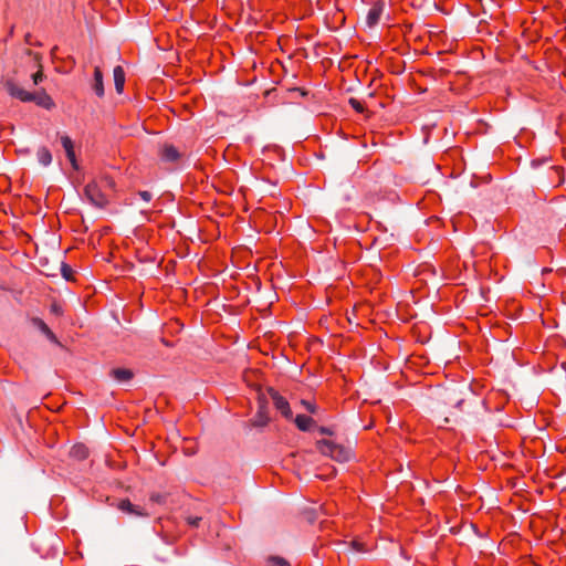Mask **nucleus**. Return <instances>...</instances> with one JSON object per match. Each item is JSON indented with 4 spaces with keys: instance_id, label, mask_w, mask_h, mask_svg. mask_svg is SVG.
Returning <instances> with one entry per match:
<instances>
[{
    "instance_id": "1",
    "label": "nucleus",
    "mask_w": 566,
    "mask_h": 566,
    "mask_svg": "<svg viewBox=\"0 0 566 566\" xmlns=\"http://www.w3.org/2000/svg\"><path fill=\"white\" fill-rule=\"evenodd\" d=\"M7 92L14 98L21 102H34L38 106L45 109H52L55 106L53 98L44 91H38L30 93L21 87L13 80H7L4 82Z\"/></svg>"
},
{
    "instance_id": "2",
    "label": "nucleus",
    "mask_w": 566,
    "mask_h": 566,
    "mask_svg": "<svg viewBox=\"0 0 566 566\" xmlns=\"http://www.w3.org/2000/svg\"><path fill=\"white\" fill-rule=\"evenodd\" d=\"M270 398L264 391H259L258 395V411L251 419V426L254 428H264L270 422Z\"/></svg>"
},
{
    "instance_id": "3",
    "label": "nucleus",
    "mask_w": 566,
    "mask_h": 566,
    "mask_svg": "<svg viewBox=\"0 0 566 566\" xmlns=\"http://www.w3.org/2000/svg\"><path fill=\"white\" fill-rule=\"evenodd\" d=\"M84 193L90 202L97 208H104L108 203L109 193L104 191L95 180L85 186Z\"/></svg>"
},
{
    "instance_id": "4",
    "label": "nucleus",
    "mask_w": 566,
    "mask_h": 566,
    "mask_svg": "<svg viewBox=\"0 0 566 566\" xmlns=\"http://www.w3.org/2000/svg\"><path fill=\"white\" fill-rule=\"evenodd\" d=\"M318 450L325 454L331 457L332 459L344 462L349 459V450L345 449L342 446H338L329 440H322L318 442Z\"/></svg>"
},
{
    "instance_id": "5",
    "label": "nucleus",
    "mask_w": 566,
    "mask_h": 566,
    "mask_svg": "<svg viewBox=\"0 0 566 566\" xmlns=\"http://www.w3.org/2000/svg\"><path fill=\"white\" fill-rule=\"evenodd\" d=\"M262 373L256 369L245 370L243 374V380L249 389H264L262 384ZM265 389H273L272 387H265Z\"/></svg>"
},
{
    "instance_id": "6",
    "label": "nucleus",
    "mask_w": 566,
    "mask_h": 566,
    "mask_svg": "<svg viewBox=\"0 0 566 566\" xmlns=\"http://www.w3.org/2000/svg\"><path fill=\"white\" fill-rule=\"evenodd\" d=\"M385 3L382 1H376L368 10L366 17V23L369 28L375 27L380 21V17L384 12Z\"/></svg>"
},
{
    "instance_id": "7",
    "label": "nucleus",
    "mask_w": 566,
    "mask_h": 566,
    "mask_svg": "<svg viewBox=\"0 0 566 566\" xmlns=\"http://www.w3.org/2000/svg\"><path fill=\"white\" fill-rule=\"evenodd\" d=\"M158 155L160 159L166 163H176L181 158L179 150L171 144H164Z\"/></svg>"
},
{
    "instance_id": "8",
    "label": "nucleus",
    "mask_w": 566,
    "mask_h": 566,
    "mask_svg": "<svg viewBox=\"0 0 566 566\" xmlns=\"http://www.w3.org/2000/svg\"><path fill=\"white\" fill-rule=\"evenodd\" d=\"M118 510L128 515H134L137 517L148 516V513L143 507L133 504L129 500H122L118 503Z\"/></svg>"
},
{
    "instance_id": "9",
    "label": "nucleus",
    "mask_w": 566,
    "mask_h": 566,
    "mask_svg": "<svg viewBox=\"0 0 566 566\" xmlns=\"http://www.w3.org/2000/svg\"><path fill=\"white\" fill-rule=\"evenodd\" d=\"M272 395L269 396L270 400L273 401L275 408L284 416L290 417L292 415L290 405L285 398L279 395V391H271Z\"/></svg>"
},
{
    "instance_id": "10",
    "label": "nucleus",
    "mask_w": 566,
    "mask_h": 566,
    "mask_svg": "<svg viewBox=\"0 0 566 566\" xmlns=\"http://www.w3.org/2000/svg\"><path fill=\"white\" fill-rule=\"evenodd\" d=\"M92 90L98 97L104 96L103 73L98 66H95V69H94Z\"/></svg>"
},
{
    "instance_id": "11",
    "label": "nucleus",
    "mask_w": 566,
    "mask_h": 566,
    "mask_svg": "<svg viewBox=\"0 0 566 566\" xmlns=\"http://www.w3.org/2000/svg\"><path fill=\"white\" fill-rule=\"evenodd\" d=\"M109 375L120 382L129 381L134 377V373L127 368H113Z\"/></svg>"
},
{
    "instance_id": "12",
    "label": "nucleus",
    "mask_w": 566,
    "mask_h": 566,
    "mask_svg": "<svg viewBox=\"0 0 566 566\" xmlns=\"http://www.w3.org/2000/svg\"><path fill=\"white\" fill-rule=\"evenodd\" d=\"M115 90L118 94L123 93L125 84V72L120 65L115 66L113 71Z\"/></svg>"
},
{
    "instance_id": "13",
    "label": "nucleus",
    "mask_w": 566,
    "mask_h": 566,
    "mask_svg": "<svg viewBox=\"0 0 566 566\" xmlns=\"http://www.w3.org/2000/svg\"><path fill=\"white\" fill-rule=\"evenodd\" d=\"M27 53L29 55H32L34 56V60L38 62L39 64V70L32 74V81L34 83V85H38L39 83H41L44 78V73H43V70H42V65H41V55L39 53H34L33 51L31 50H28Z\"/></svg>"
},
{
    "instance_id": "14",
    "label": "nucleus",
    "mask_w": 566,
    "mask_h": 566,
    "mask_svg": "<svg viewBox=\"0 0 566 566\" xmlns=\"http://www.w3.org/2000/svg\"><path fill=\"white\" fill-rule=\"evenodd\" d=\"M295 423L300 430L308 431L313 424V419L305 415H298L295 418Z\"/></svg>"
},
{
    "instance_id": "15",
    "label": "nucleus",
    "mask_w": 566,
    "mask_h": 566,
    "mask_svg": "<svg viewBox=\"0 0 566 566\" xmlns=\"http://www.w3.org/2000/svg\"><path fill=\"white\" fill-rule=\"evenodd\" d=\"M101 188L106 192H112L115 190V181L112 177L105 175L102 176L98 180H96Z\"/></svg>"
},
{
    "instance_id": "16",
    "label": "nucleus",
    "mask_w": 566,
    "mask_h": 566,
    "mask_svg": "<svg viewBox=\"0 0 566 566\" xmlns=\"http://www.w3.org/2000/svg\"><path fill=\"white\" fill-rule=\"evenodd\" d=\"M36 157H38V160L43 166H49L51 164V161H52V154L49 150V148H46V147L39 148L38 153H36Z\"/></svg>"
},
{
    "instance_id": "17",
    "label": "nucleus",
    "mask_w": 566,
    "mask_h": 566,
    "mask_svg": "<svg viewBox=\"0 0 566 566\" xmlns=\"http://www.w3.org/2000/svg\"><path fill=\"white\" fill-rule=\"evenodd\" d=\"M551 174L556 177V186H560L565 181V170L562 166H552Z\"/></svg>"
},
{
    "instance_id": "18",
    "label": "nucleus",
    "mask_w": 566,
    "mask_h": 566,
    "mask_svg": "<svg viewBox=\"0 0 566 566\" xmlns=\"http://www.w3.org/2000/svg\"><path fill=\"white\" fill-rule=\"evenodd\" d=\"M71 454L76 459H85L88 454L87 449L83 444L74 446L71 450Z\"/></svg>"
},
{
    "instance_id": "19",
    "label": "nucleus",
    "mask_w": 566,
    "mask_h": 566,
    "mask_svg": "<svg viewBox=\"0 0 566 566\" xmlns=\"http://www.w3.org/2000/svg\"><path fill=\"white\" fill-rule=\"evenodd\" d=\"M61 274L62 276L66 280V281H73L74 280V271L73 269L66 264V263H62L61 264Z\"/></svg>"
},
{
    "instance_id": "20",
    "label": "nucleus",
    "mask_w": 566,
    "mask_h": 566,
    "mask_svg": "<svg viewBox=\"0 0 566 566\" xmlns=\"http://www.w3.org/2000/svg\"><path fill=\"white\" fill-rule=\"evenodd\" d=\"M38 323L40 329L53 342H56V337L53 334V332L50 329V327L42 321V319H35Z\"/></svg>"
},
{
    "instance_id": "21",
    "label": "nucleus",
    "mask_w": 566,
    "mask_h": 566,
    "mask_svg": "<svg viewBox=\"0 0 566 566\" xmlns=\"http://www.w3.org/2000/svg\"><path fill=\"white\" fill-rule=\"evenodd\" d=\"M61 144H62L66 155L69 154V151L74 150L73 142L69 136H62Z\"/></svg>"
},
{
    "instance_id": "22",
    "label": "nucleus",
    "mask_w": 566,
    "mask_h": 566,
    "mask_svg": "<svg viewBox=\"0 0 566 566\" xmlns=\"http://www.w3.org/2000/svg\"><path fill=\"white\" fill-rule=\"evenodd\" d=\"M269 563L271 566H291L290 563L283 557L273 556L269 558Z\"/></svg>"
},
{
    "instance_id": "23",
    "label": "nucleus",
    "mask_w": 566,
    "mask_h": 566,
    "mask_svg": "<svg viewBox=\"0 0 566 566\" xmlns=\"http://www.w3.org/2000/svg\"><path fill=\"white\" fill-rule=\"evenodd\" d=\"M349 104L358 113H363L365 111L363 103L360 101H358L357 98H354V97L349 98Z\"/></svg>"
},
{
    "instance_id": "24",
    "label": "nucleus",
    "mask_w": 566,
    "mask_h": 566,
    "mask_svg": "<svg viewBox=\"0 0 566 566\" xmlns=\"http://www.w3.org/2000/svg\"><path fill=\"white\" fill-rule=\"evenodd\" d=\"M66 157H67V159L70 160V163H71L72 167H73L74 169H77L78 167H77V161H76V157H75V153H74V150L69 151V154L66 155Z\"/></svg>"
},
{
    "instance_id": "25",
    "label": "nucleus",
    "mask_w": 566,
    "mask_h": 566,
    "mask_svg": "<svg viewBox=\"0 0 566 566\" xmlns=\"http://www.w3.org/2000/svg\"><path fill=\"white\" fill-rule=\"evenodd\" d=\"M144 201L146 202H149L153 198V195L151 192L147 191V190H142V191H138L137 193Z\"/></svg>"
},
{
    "instance_id": "26",
    "label": "nucleus",
    "mask_w": 566,
    "mask_h": 566,
    "mask_svg": "<svg viewBox=\"0 0 566 566\" xmlns=\"http://www.w3.org/2000/svg\"><path fill=\"white\" fill-rule=\"evenodd\" d=\"M165 499H166V496L160 494V493H154L150 496V500L153 502H156V503H159V504L165 503Z\"/></svg>"
},
{
    "instance_id": "27",
    "label": "nucleus",
    "mask_w": 566,
    "mask_h": 566,
    "mask_svg": "<svg viewBox=\"0 0 566 566\" xmlns=\"http://www.w3.org/2000/svg\"><path fill=\"white\" fill-rule=\"evenodd\" d=\"M201 521V517L200 516H189L187 517V523L191 526H199V523Z\"/></svg>"
},
{
    "instance_id": "28",
    "label": "nucleus",
    "mask_w": 566,
    "mask_h": 566,
    "mask_svg": "<svg viewBox=\"0 0 566 566\" xmlns=\"http://www.w3.org/2000/svg\"><path fill=\"white\" fill-rule=\"evenodd\" d=\"M302 402H303V405L306 407L307 411H310V412H315V406H314V403H312V402H310V401H305V400H303Z\"/></svg>"
},
{
    "instance_id": "29",
    "label": "nucleus",
    "mask_w": 566,
    "mask_h": 566,
    "mask_svg": "<svg viewBox=\"0 0 566 566\" xmlns=\"http://www.w3.org/2000/svg\"><path fill=\"white\" fill-rule=\"evenodd\" d=\"M319 431L324 434H332V431L329 428H326V427H321L319 428Z\"/></svg>"
},
{
    "instance_id": "30",
    "label": "nucleus",
    "mask_w": 566,
    "mask_h": 566,
    "mask_svg": "<svg viewBox=\"0 0 566 566\" xmlns=\"http://www.w3.org/2000/svg\"><path fill=\"white\" fill-rule=\"evenodd\" d=\"M30 38H31V35H30V34H27V35H25V42H27V43H30Z\"/></svg>"
}]
</instances>
